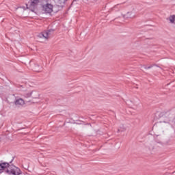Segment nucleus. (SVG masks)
<instances>
[{"label":"nucleus","instance_id":"2","mask_svg":"<svg viewBox=\"0 0 175 175\" xmlns=\"http://www.w3.org/2000/svg\"><path fill=\"white\" fill-rule=\"evenodd\" d=\"M23 96L25 98H33V99H38L39 98V93L36 91H29L25 92Z\"/></svg>","mask_w":175,"mask_h":175},{"label":"nucleus","instance_id":"3","mask_svg":"<svg viewBox=\"0 0 175 175\" xmlns=\"http://www.w3.org/2000/svg\"><path fill=\"white\" fill-rule=\"evenodd\" d=\"M53 33H54L53 29L46 30L43 31L42 34H40V38H44L45 40H48V39H50L53 36Z\"/></svg>","mask_w":175,"mask_h":175},{"label":"nucleus","instance_id":"6","mask_svg":"<svg viewBox=\"0 0 175 175\" xmlns=\"http://www.w3.org/2000/svg\"><path fill=\"white\" fill-rule=\"evenodd\" d=\"M14 105L16 107H24L25 101L23 98H16L14 101Z\"/></svg>","mask_w":175,"mask_h":175},{"label":"nucleus","instance_id":"7","mask_svg":"<svg viewBox=\"0 0 175 175\" xmlns=\"http://www.w3.org/2000/svg\"><path fill=\"white\" fill-rule=\"evenodd\" d=\"M42 70V66H39V64H36L33 68L34 72H40Z\"/></svg>","mask_w":175,"mask_h":175},{"label":"nucleus","instance_id":"13","mask_svg":"<svg viewBox=\"0 0 175 175\" xmlns=\"http://www.w3.org/2000/svg\"><path fill=\"white\" fill-rule=\"evenodd\" d=\"M159 143V144H162V142H158Z\"/></svg>","mask_w":175,"mask_h":175},{"label":"nucleus","instance_id":"12","mask_svg":"<svg viewBox=\"0 0 175 175\" xmlns=\"http://www.w3.org/2000/svg\"><path fill=\"white\" fill-rule=\"evenodd\" d=\"M151 68H152V66H144V69H151Z\"/></svg>","mask_w":175,"mask_h":175},{"label":"nucleus","instance_id":"1","mask_svg":"<svg viewBox=\"0 0 175 175\" xmlns=\"http://www.w3.org/2000/svg\"><path fill=\"white\" fill-rule=\"evenodd\" d=\"M6 172L8 174H14V175H20L21 174V170L20 169L13 165H9L8 163H2L0 164V173H2L1 170H3L6 169Z\"/></svg>","mask_w":175,"mask_h":175},{"label":"nucleus","instance_id":"4","mask_svg":"<svg viewBox=\"0 0 175 175\" xmlns=\"http://www.w3.org/2000/svg\"><path fill=\"white\" fill-rule=\"evenodd\" d=\"M39 0H33L29 3V5H27V9H29L31 12H35L36 9H38L39 5Z\"/></svg>","mask_w":175,"mask_h":175},{"label":"nucleus","instance_id":"10","mask_svg":"<svg viewBox=\"0 0 175 175\" xmlns=\"http://www.w3.org/2000/svg\"><path fill=\"white\" fill-rule=\"evenodd\" d=\"M163 124H170V117H169L166 120L163 121Z\"/></svg>","mask_w":175,"mask_h":175},{"label":"nucleus","instance_id":"11","mask_svg":"<svg viewBox=\"0 0 175 175\" xmlns=\"http://www.w3.org/2000/svg\"><path fill=\"white\" fill-rule=\"evenodd\" d=\"M118 132H124V131H125V127H124V126H122V127L118 129Z\"/></svg>","mask_w":175,"mask_h":175},{"label":"nucleus","instance_id":"9","mask_svg":"<svg viewBox=\"0 0 175 175\" xmlns=\"http://www.w3.org/2000/svg\"><path fill=\"white\" fill-rule=\"evenodd\" d=\"M55 2L59 3V5H61V4L64 3L66 0H55Z\"/></svg>","mask_w":175,"mask_h":175},{"label":"nucleus","instance_id":"5","mask_svg":"<svg viewBox=\"0 0 175 175\" xmlns=\"http://www.w3.org/2000/svg\"><path fill=\"white\" fill-rule=\"evenodd\" d=\"M53 5L51 3H46V5H42V10L45 13H52L53 12Z\"/></svg>","mask_w":175,"mask_h":175},{"label":"nucleus","instance_id":"8","mask_svg":"<svg viewBox=\"0 0 175 175\" xmlns=\"http://www.w3.org/2000/svg\"><path fill=\"white\" fill-rule=\"evenodd\" d=\"M168 20H170V22L171 23V24H174V22H175V15L170 16V17L168 18Z\"/></svg>","mask_w":175,"mask_h":175}]
</instances>
